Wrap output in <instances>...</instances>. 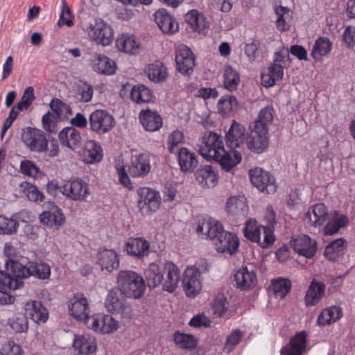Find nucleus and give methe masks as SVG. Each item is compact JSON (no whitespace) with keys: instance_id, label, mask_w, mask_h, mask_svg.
Wrapping results in <instances>:
<instances>
[{"instance_id":"obj_1","label":"nucleus","mask_w":355,"mask_h":355,"mask_svg":"<svg viewBox=\"0 0 355 355\" xmlns=\"http://www.w3.org/2000/svg\"><path fill=\"white\" fill-rule=\"evenodd\" d=\"M304 220L306 223L314 227H320L327 221L322 230L326 236L336 234L340 228L348 224L347 217L338 211L329 215L324 203H318L311 207L306 212Z\"/></svg>"},{"instance_id":"obj_2","label":"nucleus","mask_w":355,"mask_h":355,"mask_svg":"<svg viewBox=\"0 0 355 355\" xmlns=\"http://www.w3.org/2000/svg\"><path fill=\"white\" fill-rule=\"evenodd\" d=\"M116 285L121 295L127 298L139 299L146 291L144 277L130 270L119 271L116 277Z\"/></svg>"},{"instance_id":"obj_3","label":"nucleus","mask_w":355,"mask_h":355,"mask_svg":"<svg viewBox=\"0 0 355 355\" xmlns=\"http://www.w3.org/2000/svg\"><path fill=\"white\" fill-rule=\"evenodd\" d=\"M243 234L246 239L258 243L262 248H270L276 240L272 227L259 225L257 221L252 218L245 222Z\"/></svg>"},{"instance_id":"obj_4","label":"nucleus","mask_w":355,"mask_h":355,"mask_svg":"<svg viewBox=\"0 0 355 355\" xmlns=\"http://www.w3.org/2000/svg\"><path fill=\"white\" fill-rule=\"evenodd\" d=\"M85 324L94 332L100 334H112L121 328V322L112 315L96 313L86 318Z\"/></svg>"},{"instance_id":"obj_5","label":"nucleus","mask_w":355,"mask_h":355,"mask_svg":"<svg viewBox=\"0 0 355 355\" xmlns=\"http://www.w3.org/2000/svg\"><path fill=\"white\" fill-rule=\"evenodd\" d=\"M88 37L98 45L108 46L113 40L112 27L103 19H96L85 28Z\"/></svg>"},{"instance_id":"obj_6","label":"nucleus","mask_w":355,"mask_h":355,"mask_svg":"<svg viewBox=\"0 0 355 355\" xmlns=\"http://www.w3.org/2000/svg\"><path fill=\"white\" fill-rule=\"evenodd\" d=\"M60 193L73 201H85L90 196L89 184L80 178H73L62 184Z\"/></svg>"},{"instance_id":"obj_7","label":"nucleus","mask_w":355,"mask_h":355,"mask_svg":"<svg viewBox=\"0 0 355 355\" xmlns=\"http://www.w3.org/2000/svg\"><path fill=\"white\" fill-rule=\"evenodd\" d=\"M225 150L223 137L215 132H207L199 146L200 154L207 159H215Z\"/></svg>"},{"instance_id":"obj_8","label":"nucleus","mask_w":355,"mask_h":355,"mask_svg":"<svg viewBox=\"0 0 355 355\" xmlns=\"http://www.w3.org/2000/svg\"><path fill=\"white\" fill-rule=\"evenodd\" d=\"M137 194V206L143 215L155 212L159 208L161 196L158 191L148 187H140Z\"/></svg>"},{"instance_id":"obj_9","label":"nucleus","mask_w":355,"mask_h":355,"mask_svg":"<svg viewBox=\"0 0 355 355\" xmlns=\"http://www.w3.org/2000/svg\"><path fill=\"white\" fill-rule=\"evenodd\" d=\"M225 209L229 218L235 220L244 219L250 211L248 200L243 195L230 196L226 200Z\"/></svg>"},{"instance_id":"obj_10","label":"nucleus","mask_w":355,"mask_h":355,"mask_svg":"<svg viewBox=\"0 0 355 355\" xmlns=\"http://www.w3.org/2000/svg\"><path fill=\"white\" fill-rule=\"evenodd\" d=\"M89 122L91 130L98 135L110 132L115 125L114 117L104 110H96L92 112Z\"/></svg>"},{"instance_id":"obj_11","label":"nucleus","mask_w":355,"mask_h":355,"mask_svg":"<svg viewBox=\"0 0 355 355\" xmlns=\"http://www.w3.org/2000/svg\"><path fill=\"white\" fill-rule=\"evenodd\" d=\"M21 140L31 151L44 152L47 145V139L44 132L35 128H26L23 130Z\"/></svg>"},{"instance_id":"obj_12","label":"nucleus","mask_w":355,"mask_h":355,"mask_svg":"<svg viewBox=\"0 0 355 355\" xmlns=\"http://www.w3.org/2000/svg\"><path fill=\"white\" fill-rule=\"evenodd\" d=\"M250 181L258 189L267 193H273L277 189L275 178L261 168L250 171Z\"/></svg>"},{"instance_id":"obj_13","label":"nucleus","mask_w":355,"mask_h":355,"mask_svg":"<svg viewBox=\"0 0 355 355\" xmlns=\"http://www.w3.org/2000/svg\"><path fill=\"white\" fill-rule=\"evenodd\" d=\"M3 252L7 257L6 267L16 277L21 268L28 263V259L22 255L13 245L8 242L5 244Z\"/></svg>"},{"instance_id":"obj_14","label":"nucleus","mask_w":355,"mask_h":355,"mask_svg":"<svg viewBox=\"0 0 355 355\" xmlns=\"http://www.w3.org/2000/svg\"><path fill=\"white\" fill-rule=\"evenodd\" d=\"M184 291L187 296L194 297L202 289V277L200 270L193 266L187 267L182 279Z\"/></svg>"},{"instance_id":"obj_15","label":"nucleus","mask_w":355,"mask_h":355,"mask_svg":"<svg viewBox=\"0 0 355 355\" xmlns=\"http://www.w3.org/2000/svg\"><path fill=\"white\" fill-rule=\"evenodd\" d=\"M51 274V267L48 263L31 261L28 259V263L21 268L16 278L21 280L33 276L39 279L45 280L50 278Z\"/></svg>"},{"instance_id":"obj_16","label":"nucleus","mask_w":355,"mask_h":355,"mask_svg":"<svg viewBox=\"0 0 355 355\" xmlns=\"http://www.w3.org/2000/svg\"><path fill=\"white\" fill-rule=\"evenodd\" d=\"M250 135L246 141L248 148L257 153H262L268 145V128L250 125Z\"/></svg>"},{"instance_id":"obj_17","label":"nucleus","mask_w":355,"mask_h":355,"mask_svg":"<svg viewBox=\"0 0 355 355\" xmlns=\"http://www.w3.org/2000/svg\"><path fill=\"white\" fill-rule=\"evenodd\" d=\"M196 232L215 243L225 230L220 221L213 218H205L199 220Z\"/></svg>"},{"instance_id":"obj_18","label":"nucleus","mask_w":355,"mask_h":355,"mask_svg":"<svg viewBox=\"0 0 355 355\" xmlns=\"http://www.w3.org/2000/svg\"><path fill=\"white\" fill-rule=\"evenodd\" d=\"M70 315L78 320H84L89 318V306L87 297L82 293H76L68 303Z\"/></svg>"},{"instance_id":"obj_19","label":"nucleus","mask_w":355,"mask_h":355,"mask_svg":"<svg viewBox=\"0 0 355 355\" xmlns=\"http://www.w3.org/2000/svg\"><path fill=\"white\" fill-rule=\"evenodd\" d=\"M175 62L178 70L184 75L191 74L195 66L193 52L187 46L181 44L176 50Z\"/></svg>"},{"instance_id":"obj_20","label":"nucleus","mask_w":355,"mask_h":355,"mask_svg":"<svg viewBox=\"0 0 355 355\" xmlns=\"http://www.w3.org/2000/svg\"><path fill=\"white\" fill-rule=\"evenodd\" d=\"M293 250L307 259L313 257L317 250V243L307 235H300L291 241Z\"/></svg>"},{"instance_id":"obj_21","label":"nucleus","mask_w":355,"mask_h":355,"mask_svg":"<svg viewBox=\"0 0 355 355\" xmlns=\"http://www.w3.org/2000/svg\"><path fill=\"white\" fill-rule=\"evenodd\" d=\"M73 348L79 355L93 354L98 349L97 341L96 338L90 334H75Z\"/></svg>"},{"instance_id":"obj_22","label":"nucleus","mask_w":355,"mask_h":355,"mask_svg":"<svg viewBox=\"0 0 355 355\" xmlns=\"http://www.w3.org/2000/svg\"><path fill=\"white\" fill-rule=\"evenodd\" d=\"M116 46L119 51L130 55H139L143 49L140 40L130 33L119 35L116 40Z\"/></svg>"},{"instance_id":"obj_23","label":"nucleus","mask_w":355,"mask_h":355,"mask_svg":"<svg viewBox=\"0 0 355 355\" xmlns=\"http://www.w3.org/2000/svg\"><path fill=\"white\" fill-rule=\"evenodd\" d=\"M23 282L16 277H11L10 274L0 271V292L3 293L0 297V304L2 305L10 304L14 302V298L6 294L8 290H17L21 288Z\"/></svg>"},{"instance_id":"obj_24","label":"nucleus","mask_w":355,"mask_h":355,"mask_svg":"<svg viewBox=\"0 0 355 355\" xmlns=\"http://www.w3.org/2000/svg\"><path fill=\"white\" fill-rule=\"evenodd\" d=\"M163 270L162 288L166 291L173 293L178 287L180 279V271L178 267L170 261L164 263Z\"/></svg>"},{"instance_id":"obj_25","label":"nucleus","mask_w":355,"mask_h":355,"mask_svg":"<svg viewBox=\"0 0 355 355\" xmlns=\"http://www.w3.org/2000/svg\"><path fill=\"white\" fill-rule=\"evenodd\" d=\"M150 155L143 153L132 157L128 165V173L132 178H144L150 171Z\"/></svg>"},{"instance_id":"obj_26","label":"nucleus","mask_w":355,"mask_h":355,"mask_svg":"<svg viewBox=\"0 0 355 355\" xmlns=\"http://www.w3.org/2000/svg\"><path fill=\"white\" fill-rule=\"evenodd\" d=\"M235 286L241 291H250L254 288L258 282L255 271L248 267H242L234 274Z\"/></svg>"},{"instance_id":"obj_27","label":"nucleus","mask_w":355,"mask_h":355,"mask_svg":"<svg viewBox=\"0 0 355 355\" xmlns=\"http://www.w3.org/2000/svg\"><path fill=\"white\" fill-rule=\"evenodd\" d=\"M60 144L71 150L80 148L83 143L82 135L74 127L64 128L58 134Z\"/></svg>"},{"instance_id":"obj_28","label":"nucleus","mask_w":355,"mask_h":355,"mask_svg":"<svg viewBox=\"0 0 355 355\" xmlns=\"http://www.w3.org/2000/svg\"><path fill=\"white\" fill-rule=\"evenodd\" d=\"M214 244L218 252L232 255L239 249V240L236 234L225 231Z\"/></svg>"},{"instance_id":"obj_29","label":"nucleus","mask_w":355,"mask_h":355,"mask_svg":"<svg viewBox=\"0 0 355 355\" xmlns=\"http://www.w3.org/2000/svg\"><path fill=\"white\" fill-rule=\"evenodd\" d=\"M124 250L128 255L141 259L148 255L150 243L142 237L130 238L125 242Z\"/></svg>"},{"instance_id":"obj_30","label":"nucleus","mask_w":355,"mask_h":355,"mask_svg":"<svg viewBox=\"0 0 355 355\" xmlns=\"http://www.w3.org/2000/svg\"><path fill=\"white\" fill-rule=\"evenodd\" d=\"M227 144L232 148L236 149L242 147L247 141L246 130L245 127L233 121L229 130L226 133Z\"/></svg>"},{"instance_id":"obj_31","label":"nucleus","mask_w":355,"mask_h":355,"mask_svg":"<svg viewBox=\"0 0 355 355\" xmlns=\"http://www.w3.org/2000/svg\"><path fill=\"white\" fill-rule=\"evenodd\" d=\"M307 345V334L302 331L295 334L289 342V344L282 347L281 355H302Z\"/></svg>"},{"instance_id":"obj_32","label":"nucleus","mask_w":355,"mask_h":355,"mask_svg":"<svg viewBox=\"0 0 355 355\" xmlns=\"http://www.w3.org/2000/svg\"><path fill=\"white\" fill-rule=\"evenodd\" d=\"M97 263L102 271L112 272L119 267L120 259L114 250L101 249L98 252Z\"/></svg>"},{"instance_id":"obj_33","label":"nucleus","mask_w":355,"mask_h":355,"mask_svg":"<svg viewBox=\"0 0 355 355\" xmlns=\"http://www.w3.org/2000/svg\"><path fill=\"white\" fill-rule=\"evenodd\" d=\"M154 16L157 24L164 33L173 34L178 31V22L166 10H158L155 12Z\"/></svg>"},{"instance_id":"obj_34","label":"nucleus","mask_w":355,"mask_h":355,"mask_svg":"<svg viewBox=\"0 0 355 355\" xmlns=\"http://www.w3.org/2000/svg\"><path fill=\"white\" fill-rule=\"evenodd\" d=\"M81 157L84 162L93 164L102 160L103 151L98 142L89 140L85 144Z\"/></svg>"},{"instance_id":"obj_35","label":"nucleus","mask_w":355,"mask_h":355,"mask_svg":"<svg viewBox=\"0 0 355 355\" xmlns=\"http://www.w3.org/2000/svg\"><path fill=\"white\" fill-rule=\"evenodd\" d=\"M91 64L92 69L99 74L111 76L116 71L115 62L103 54L95 55L91 61Z\"/></svg>"},{"instance_id":"obj_36","label":"nucleus","mask_w":355,"mask_h":355,"mask_svg":"<svg viewBox=\"0 0 355 355\" xmlns=\"http://www.w3.org/2000/svg\"><path fill=\"white\" fill-rule=\"evenodd\" d=\"M26 316L36 323H44L48 319V311L42 304L36 300H29L24 304Z\"/></svg>"},{"instance_id":"obj_37","label":"nucleus","mask_w":355,"mask_h":355,"mask_svg":"<svg viewBox=\"0 0 355 355\" xmlns=\"http://www.w3.org/2000/svg\"><path fill=\"white\" fill-rule=\"evenodd\" d=\"M196 180L202 187L213 188L218 182V171L210 165L201 166L196 173Z\"/></svg>"},{"instance_id":"obj_38","label":"nucleus","mask_w":355,"mask_h":355,"mask_svg":"<svg viewBox=\"0 0 355 355\" xmlns=\"http://www.w3.org/2000/svg\"><path fill=\"white\" fill-rule=\"evenodd\" d=\"M105 306L107 311L112 313H124L130 309L126 300L120 298L118 292L115 290H111L108 293L105 301Z\"/></svg>"},{"instance_id":"obj_39","label":"nucleus","mask_w":355,"mask_h":355,"mask_svg":"<svg viewBox=\"0 0 355 355\" xmlns=\"http://www.w3.org/2000/svg\"><path fill=\"white\" fill-rule=\"evenodd\" d=\"M163 265L151 263L144 271V276L150 288H155L164 280Z\"/></svg>"},{"instance_id":"obj_40","label":"nucleus","mask_w":355,"mask_h":355,"mask_svg":"<svg viewBox=\"0 0 355 355\" xmlns=\"http://www.w3.org/2000/svg\"><path fill=\"white\" fill-rule=\"evenodd\" d=\"M239 103L236 98L230 94L221 96L217 103V111L224 117L233 116L238 110Z\"/></svg>"},{"instance_id":"obj_41","label":"nucleus","mask_w":355,"mask_h":355,"mask_svg":"<svg viewBox=\"0 0 355 355\" xmlns=\"http://www.w3.org/2000/svg\"><path fill=\"white\" fill-rule=\"evenodd\" d=\"M64 216L60 209L53 206L49 211H44L40 216V220L45 225L58 228L64 222Z\"/></svg>"},{"instance_id":"obj_42","label":"nucleus","mask_w":355,"mask_h":355,"mask_svg":"<svg viewBox=\"0 0 355 355\" xmlns=\"http://www.w3.org/2000/svg\"><path fill=\"white\" fill-rule=\"evenodd\" d=\"M324 291L325 285L323 283L313 280L304 297L305 304L312 306L318 304L324 294Z\"/></svg>"},{"instance_id":"obj_43","label":"nucleus","mask_w":355,"mask_h":355,"mask_svg":"<svg viewBox=\"0 0 355 355\" xmlns=\"http://www.w3.org/2000/svg\"><path fill=\"white\" fill-rule=\"evenodd\" d=\"M143 127L149 132H155L162 126V119L157 112L142 111L139 116Z\"/></svg>"},{"instance_id":"obj_44","label":"nucleus","mask_w":355,"mask_h":355,"mask_svg":"<svg viewBox=\"0 0 355 355\" xmlns=\"http://www.w3.org/2000/svg\"><path fill=\"white\" fill-rule=\"evenodd\" d=\"M283 76V67L278 63H274L268 67L261 75L262 85L266 87H272L277 81L280 80Z\"/></svg>"},{"instance_id":"obj_45","label":"nucleus","mask_w":355,"mask_h":355,"mask_svg":"<svg viewBox=\"0 0 355 355\" xmlns=\"http://www.w3.org/2000/svg\"><path fill=\"white\" fill-rule=\"evenodd\" d=\"M178 160L181 170L184 171H192L198 165L196 153L187 148H180L178 152Z\"/></svg>"},{"instance_id":"obj_46","label":"nucleus","mask_w":355,"mask_h":355,"mask_svg":"<svg viewBox=\"0 0 355 355\" xmlns=\"http://www.w3.org/2000/svg\"><path fill=\"white\" fill-rule=\"evenodd\" d=\"M128 88H130L131 99L138 104L149 103L153 99V92L143 85H135L131 88L130 85L124 86V89Z\"/></svg>"},{"instance_id":"obj_47","label":"nucleus","mask_w":355,"mask_h":355,"mask_svg":"<svg viewBox=\"0 0 355 355\" xmlns=\"http://www.w3.org/2000/svg\"><path fill=\"white\" fill-rule=\"evenodd\" d=\"M343 316V310L337 306H332L323 309L317 318V324L320 327L336 322Z\"/></svg>"},{"instance_id":"obj_48","label":"nucleus","mask_w":355,"mask_h":355,"mask_svg":"<svg viewBox=\"0 0 355 355\" xmlns=\"http://www.w3.org/2000/svg\"><path fill=\"white\" fill-rule=\"evenodd\" d=\"M187 22L192 29L202 33L208 28V21L203 14L196 10L188 12L185 15Z\"/></svg>"},{"instance_id":"obj_49","label":"nucleus","mask_w":355,"mask_h":355,"mask_svg":"<svg viewBox=\"0 0 355 355\" xmlns=\"http://www.w3.org/2000/svg\"><path fill=\"white\" fill-rule=\"evenodd\" d=\"M242 159L241 154L237 150L226 152L224 150L223 153H220L214 160L220 164L226 171H230L233 167L241 162Z\"/></svg>"},{"instance_id":"obj_50","label":"nucleus","mask_w":355,"mask_h":355,"mask_svg":"<svg viewBox=\"0 0 355 355\" xmlns=\"http://www.w3.org/2000/svg\"><path fill=\"white\" fill-rule=\"evenodd\" d=\"M332 48V44L329 39L325 37H319L313 45L311 55L313 58L318 61L322 57L329 55Z\"/></svg>"},{"instance_id":"obj_51","label":"nucleus","mask_w":355,"mask_h":355,"mask_svg":"<svg viewBox=\"0 0 355 355\" xmlns=\"http://www.w3.org/2000/svg\"><path fill=\"white\" fill-rule=\"evenodd\" d=\"M146 73L148 78L155 83L162 82L167 77L166 69L160 62H155L149 64L146 69Z\"/></svg>"},{"instance_id":"obj_52","label":"nucleus","mask_w":355,"mask_h":355,"mask_svg":"<svg viewBox=\"0 0 355 355\" xmlns=\"http://www.w3.org/2000/svg\"><path fill=\"white\" fill-rule=\"evenodd\" d=\"M345 249V240L338 239L327 245L324 253L329 260L335 261L344 254Z\"/></svg>"},{"instance_id":"obj_53","label":"nucleus","mask_w":355,"mask_h":355,"mask_svg":"<svg viewBox=\"0 0 355 355\" xmlns=\"http://www.w3.org/2000/svg\"><path fill=\"white\" fill-rule=\"evenodd\" d=\"M277 15V28L280 31H285L288 29L292 18L291 10L284 6H277L275 8Z\"/></svg>"},{"instance_id":"obj_54","label":"nucleus","mask_w":355,"mask_h":355,"mask_svg":"<svg viewBox=\"0 0 355 355\" xmlns=\"http://www.w3.org/2000/svg\"><path fill=\"white\" fill-rule=\"evenodd\" d=\"M7 324L15 333L26 332L28 329V318L22 313H17L10 318Z\"/></svg>"},{"instance_id":"obj_55","label":"nucleus","mask_w":355,"mask_h":355,"mask_svg":"<svg viewBox=\"0 0 355 355\" xmlns=\"http://www.w3.org/2000/svg\"><path fill=\"white\" fill-rule=\"evenodd\" d=\"M19 222L15 218L0 215V235H12L18 230Z\"/></svg>"},{"instance_id":"obj_56","label":"nucleus","mask_w":355,"mask_h":355,"mask_svg":"<svg viewBox=\"0 0 355 355\" xmlns=\"http://www.w3.org/2000/svg\"><path fill=\"white\" fill-rule=\"evenodd\" d=\"M224 86L229 91L235 90L239 83L240 76L239 73L231 67H226L224 70Z\"/></svg>"},{"instance_id":"obj_57","label":"nucleus","mask_w":355,"mask_h":355,"mask_svg":"<svg viewBox=\"0 0 355 355\" xmlns=\"http://www.w3.org/2000/svg\"><path fill=\"white\" fill-rule=\"evenodd\" d=\"M291 282L286 279L279 278L272 282V290L276 297L283 299L290 291Z\"/></svg>"},{"instance_id":"obj_58","label":"nucleus","mask_w":355,"mask_h":355,"mask_svg":"<svg viewBox=\"0 0 355 355\" xmlns=\"http://www.w3.org/2000/svg\"><path fill=\"white\" fill-rule=\"evenodd\" d=\"M273 119V108L270 106L262 108L259 113L258 119L252 123L253 125L257 127H261L268 128V125L270 124Z\"/></svg>"},{"instance_id":"obj_59","label":"nucleus","mask_w":355,"mask_h":355,"mask_svg":"<svg viewBox=\"0 0 355 355\" xmlns=\"http://www.w3.org/2000/svg\"><path fill=\"white\" fill-rule=\"evenodd\" d=\"M173 340L181 348L191 349L197 345V340L193 336L180 332L174 334Z\"/></svg>"},{"instance_id":"obj_60","label":"nucleus","mask_w":355,"mask_h":355,"mask_svg":"<svg viewBox=\"0 0 355 355\" xmlns=\"http://www.w3.org/2000/svg\"><path fill=\"white\" fill-rule=\"evenodd\" d=\"M73 15L67 5L65 0L61 1V13L60 18L58 21V26L59 27L66 25L68 27H71L73 25Z\"/></svg>"},{"instance_id":"obj_61","label":"nucleus","mask_w":355,"mask_h":355,"mask_svg":"<svg viewBox=\"0 0 355 355\" xmlns=\"http://www.w3.org/2000/svg\"><path fill=\"white\" fill-rule=\"evenodd\" d=\"M184 143V135L180 130L173 131L168 137L167 148L170 153H176L178 152L179 146Z\"/></svg>"},{"instance_id":"obj_62","label":"nucleus","mask_w":355,"mask_h":355,"mask_svg":"<svg viewBox=\"0 0 355 355\" xmlns=\"http://www.w3.org/2000/svg\"><path fill=\"white\" fill-rule=\"evenodd\" d=\"M229 308V303L223 295L217 296L212 304L213 313L217 316H223Z\"/></svg>"},{"instance_id":"obj_63","label":"nucleus","mask_w":355,"mask_h":355,"mask_svg":"<svg viewBox=\"0 0 355 355\" xmlns=\"http://www.w3.org/2000/svg\"><path fill=\"white\" fill-rule=\"evenodd\" d=\"M0 355H24V353L19 345L8 341L2 345Z\"/></svg>"},{"instance_id":"obj_64","label":"nucleus","mask_w":355,"mask_h":355,"mask_svg":"<svg viewBox=\"0 0 355 355\" xmlns=\"http://www.w3.org/2000/svg\"><path fill=\"white\" fill-rule=\"evenodd\" d=\"M93 87L86 83L78 87L77 98L84 103L89 102L93 96Z\"/></svg>"}]
</instances>
